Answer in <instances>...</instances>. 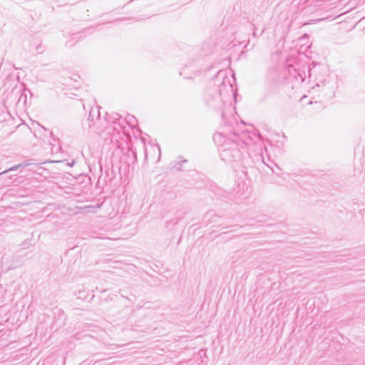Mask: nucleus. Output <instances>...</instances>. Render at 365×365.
Here are the masks:
<instances>
[{
    "instance_id": "1",
    "label": "nucleus",
    "mask_w": 365,
    "mask_h": 365,
    "mask_svg": "<svg viewBox=\"0 0 365 365\" xmlns=\"http://www.w3.org/2000/svg\"><path fill=\"white\" fill-rule=\"evenodd\" d=\"M233 92V87L230 78L225 76V71H220L213 78V85L210 86L204 93V100L207 106L219 110L224 118L223 108L225 106L223 93L230 94Z\"/></svg>"
},
{
    "instance_id": "2",
    "label": "nucleus",
    "mask_w": 365,
    "mask_h": 365,
    "mask_svg": "<svg viewBox=\"0 0 365 365\" xmlns=\"http://www.w3.org/2000/svg\"><path fill=\"white\" fill-rule=\"evenodd\" d=\"M235 139L226 138L222 133L215 134L213 140L215 143L221 142L220 157L222 160L228 164L240 162L242 158V152L245 150L243 142H238L237 136Z\"/></svg>"
},
{
    "instance_id": "3",
    "label": "nucleus",
    "mask_w": 365,
    "mask_h": 365,
    "mask_svg": "<svg viewBox=\"0 0 365 365\" xmlns=\"http://www.w3.org/2000/svg\"><path fill=\"white\" fill-rule=\"evenodd\" d=\"M274 91V61L272 54L264 62L260 84V102H265L269 98Z\"/></svg>"
},
{
    "instance_id": "4",
    "label": "nucleus",
    "mask_w": 365,
    "mask_h": 365,
    "mask_svg": "<svg viewBox=\"0 0 365 365\" xmlns=\"http://www.w3.org/2000/svg\"><path fill=\"white\" fill-rule=\"evenodd\" d=\"M100 116H101L100 107L96 106L95 108H91L87 118L89 119L92 123H96V125L97 121H98L100 120Z\"/></svg>"
},
{
    "instance_id": "5",
    "label": "nucleus",
    "mask_w": 365,
    "mask_h": 365,
    "mask_svg": "<svg viewBox=\"0 0 365 365\" xmlns=\"http://www.w3.org/2000/svg\"><path fill=\"white\" fill-rule=\"evenodd\" d=\"M81 125H82L83 130L84 131H87V132L92 131L94 133L98 132V130L96 128V123H92L90 121V120L88 118H86L84 120H82Z\"/></svg>"
},
{
    "instance_id": "6",
    "label": "nucleus",
    "mask_w": 365,
    "mask_h": 365,
    "mask_svg": "<svg viewBox=\"0 0 365 365\" xmlns=\"http://www.w3.org/2000/svg\"><path fill=\"white\" fill-rule=\"evenodd\" d=\"M29 165V163H26L18 164L16 165H14V166L10 168L9 169H7V170L3 171L2 173H0V175H3V174H5V173H7L9 172L17 170L18 169H19L21 168H25Z\"/></svg>"
},
{
    "instance_id": "7",
    "label": "nucleus",
    "mask_w": 365,
    "mask_h": 365,
    "mask_svg": "<svg viewBox=\"0 0 365 365\" xmlns=\"http://www.w3.org/2000/svg\"><path fill=\"white\" fill-rule=\"evenodd\" d=\"M34 51L37 54L42 53L44 51V47L41 43H38L35 46Z\"/></svg>"
},
{
    "instance_id": "8",
    "label": "nucleus",
    "mask_w": 365,
    "mask_h": 365,
    "mask_svg": "<svg viewBox=\"0 0 365 365\" xmlns=\"http://www.w3.org/2000/svg\"><path fill=\"white\" fill-rule=\"evenodd\" d=\"M132 120H135V117L133 115H128L127 121L130 124V126L133 125L131 122Z\"/></svg>"
},
{
    "instance_id": "9",
    "label": "nucleus",
    "mask_w": 365,
    "mask_h": 365,
    "mask_svg": "<svg viewBox=\"0 0 365 365\" xmlns=\"http://www.w3.org/2000/svg\"><path fill=\"white\" fill-rule=\"evenodd\" d=\"M175 165L172 167L173 169H175L176 170H181L180 163H175Z\"/></svg>"
},
{
    "instance_id": "10",
    "label": "nucleus",
    "mask_w": 365,
    "mask_h": 365,
    "mask_svg": "<svg viewBox=\"0 0 365 365\" xmlns=\"http://www.w3.org/2000/svg\"><path fill=\"white\" fill-rule=\"evenodd\" d=\"M262 160L264 162V163L272 170L273 171V168L272 167V165H270L269 164H267V163H265L264 160V158L262 157Z\"/></svg>"
},
{
    "instance_id": "11",
    "label": "nucleus",
    "mask_w": 365,
    "mask_h": 365,
    "mask_svg": "<svg viewBox=\"0 0 365 365\" xmlns=\"http://www.w3.org/2000/svg\"><path fill=\"white\" fill-rule=\"evenodd\" d=\"M102 205V203L101 204H98L96 207H97L98 208H100Z\"/></svg>"
},
{
    "instance_id": "12",
    "label": "nucleus",
    "mask_w": 365,
    "mask_h": 365,
    "mask_svg": "<svg viewBox=\"0 0 365 365\" xmlns=\"http://www.w3.org/2000/svg\"><path fill=\"white\" fill-rule=\"evenodd\" d=\"M170 224V222H166V226L168 227V225Z\"/></svg>"
}]
</instances>
